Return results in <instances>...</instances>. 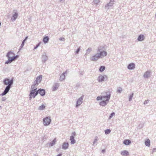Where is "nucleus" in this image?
I'll use <instances>...</instances> for the list:
<instances>
[{"mask_svg": "<svg viewBox=\"0 0 156 156\" xmlns=\"http://www.w3.org/2000/svg\"><path fill=\"white\" fill-rule=\"evenodd\" d=\"M31 87L32 90L30 91L29 95L30 99L34 98L38 94L37 91V88L35 86L32 85Z\"/></svg>", "mask_w": 156, "mask_h": 156, "instance_id": "obj_1", "label": "nucleus"}, {"mask_svg": "<svg viewBox=\"0 0 156 156\" xmlns=\"http://www.w3.org/2000/svg\"><path fill=\"white\" fill-rule=\"evenodd\" d=\"M7 56L8 57V59H11L14 58V60L18 57V56L17 55L15 56L14 54L11 51H9L8 53Z\"/></svg>", "mask_w": 156, "mask_h": 156, "instance_id": "obj_2", "label": "nucleus"}, {"mask_svg": "<svg viewBox=\"0 0 156 156\" xmlns=\"http://www.w3.org/2000/svg\"><path fill=\"white\" fill-rule=\"evenodd\" d=\"M43 121L44 125L48 126L50 124L51 122V119L50 118L46 117L43 119Z\"/></svg>", "mask_w": 156, "mask_h": 156, "instance_id": "obj_3", "label": "nucleus"}, {"mask_svg": "<svg viewBox=\"0 0 156 156\" xmlns=\"http://www.w3.org/2000/svg\"><path fill=\"white\" fill-rule=\"evenodd\" d=\"M42 78V76L40 75L38 76L36 79L35 81H34V84L33 85H34L35 86L37 85L38 83H40L41 80V79Z\"/></svg>", "mask_w": 156, "mask_h": 156, "instance_id": "obj_4", "label": "nucleus"}, {"mask_svg": "<svg viewBox=\"0 0 156 156\" xmlns=\"http://www.w3.org/2000/svg\"><path fill=\"white\" fill-rule=\"evenodd\" d=\"M13 82L12 80H10L8 79H6L4 81V83L6 85H9L11 86Z\"/></svg>", "mask_w": 156, "mask_h": 156, "instance_id": "obj_5", "label": "nucleus"}, {"mask_svg": "<svg viewBox=\"0 0 156 156\" xmlns=\"http://www.w3.org/2000/svg\"><path fill=\"white\" fill-rule=\"evenodd\" d=\"M98 55L99 56L100 58H102L106 56L107 53L106 51H101L98 54Z\"/></svg>", "mask_w": 156, "mask_h": 156, "instance_id": "obj_6", "label": "nucleus"}, {"mask_svg": "<svg viewBox=\"0 0 156 156\" xmlns=\"http://www.w3.org/2000/svg\"><path fill=\"white\" fill-rule=\"evenodd\" d=\"M109 101V98L107 99L106 101H101L100 103V105L101 106H105L108 103Z\"/></svg>", "mask_w": 156, "mask_h": 156, "instance_id": "obj_7", "label": "nucleus"}, {"mask_svg": "<svg viewBox=\"0 0 156 156\" xmlns=\"http://www.w3.org/2000/svg\"><path fill=\"white\" fill-rule=\"evenodd\" d=\"M11 86H10L9 85H8V86L5 88L4 92L2 93V96L5 95L7 93V92L9 90Z\"/></svg>", "mask_w": 156, "mask_h": 156, "instance_id": "obj_8", "label": "nucleus"}, {"mask_svg": "<svg viewBox=\"0 0 156 156\" xmlns=\"http://www.w3.org/2000/svg\"><path fill=\"white\" fill-rule=\"evenodd\" d=\"M99 58H100L98 55H94L92 57L91 60L92 61H95L98 60Z\"/></svg>", "mask_w": 156, "mask_h": 156, "instance_id": "obj_9", "label": "nucleus"}, {"mask_svg": "<svg viewBox=\"0 0 156 156\" xmlns=\"http://www.w3.org/2000/svg\"><path fill=\"white\" fill-rule=\"evenodd\" d=\"M83 100V98L81 97L79 99L77 100L76 102V107H77L78 106H79L80 105H81L82 102V100Z\"/></svg>", "mask_w": 156, "mask_h": 156, "instance_id": "obj_10", "label": "nucleus"}, {"mask_svg": "<svg viewBox=\"0 0 156 156\" xmlns=\"http://www.w3.org/2000/svg\"><path fill=\"white\" fill-rule=\"evenodd\" d=\"M37 91L38 93H39L42 96L44 95L45 94V91L44 89H39Z\"/></svg>", "mask_w": 156, "mask_h": 156, "instance_id": "obj_11", "label": "nucleus"}, {"mask_svg": "<svg viewBox=\"0 0 156 156\" xmlns=\"http://www.w3.org/2000/svg\"><path fill=\"white\" fill-rule=\"evenodd\" d=\"M110 94H108L106 96H102V101H106V100L108 98H109V100L110 99Z\"/></svg>", "mask_w": 156, "mask_h": 156, "instance_id": "obj_12", "label": "nucleus"}, {"mask_svg": "<svg viewBox=\"0 0 156 156\" xmlns=\"http://www.w3.org/2000/svg\"><path fill=\"white\" fill-rule=\"evenodd\" d=\"M58 84L57 83L55 84L52 87L53 91H55L56 90L58 87Z\"/></svg>", "mask_w": 156, "mask_h": 156, "instance_id": "obj_13", "label": "nucleus"}, {"mask_svg": "<svg viewBox=\"0 0 156 156\" xmlns=\"http://www.w3.org/2000/svg\"><path fill=\"white\" fill-rule=\"evenodd\" d=\"M104 76L102 75H100L99 76L98 78V81L99 82H101L104 80Z\"/></svg>", "mask_w": 156, "mask_h": 156, "instance_id": "obj_14", "label": "nucleus"}, {"mask_svg": "<svg viewBox=\"0 0 156 156\" xmlns=\"http://www.w3.org/2000/svg\"><path fill=\"white\" fill-rule=\"evenodd\" d=\"M121 154L123 156H127L129 155V152L126 150L123 151L121 152Z\"/></svg>", "mask_w": 156, "mask_h": 156, "instance_id": "obj_15", "label": "nucleus"}, {"mask_svg": "<svg viewBox=\"0 0 156 156\" xmlns=\"http://www.w3.org/2000/svg\"><path fill=\"white\" fill-rule=\"evenodd\" d=\"M135 64L133 63L129 64L128 67V68L130 69H133L135 68Z\"/></svg>", "mask_w": 156, "mask_h": 156, "instance_id": "obj_16", "label": "nucleus"}, {"mask_svg": "<svg viewBox=\"0 0 156 156\" xmlns=\"http://www.w3.org/2000/svg\"><path fill=\"white\" fill-rule=\"evenodd\" d=\"M144 38V36L143 35H140L139 36L138 38V40L139 41H141L143 40Z\"/></svg>", "mask_w": 156, "mask_h": 156, "instance_id": "obj_17", "label": "nucleus"}, {"mask_svg": "<svg viewBox=\"0 0 156 156\" xmlns=\"http://www.w3.org/2000/svg\"><path fill=\"white\" fill-rule=\"evenodd\" d=\"M150 141L149 139H147L145 142V144L146 146L149 147L150 145Z\"/></svg>", "mask_w": 156, "mask_h": 156, "instance_id": "obj_18", "label": "nucleus"}, {"mask_svg": "<svg viewBox=\"0 0 156 156\" xmlns=\"http://www.w3.org/2000/svg\"><path fill=\"white\" fill-rule=\"evenodd\" d=\"M123 143L126 145H128L131 143V141L129 140H125L124 141Z\"/></svg>", "mask_w": 156, "mask_h": 156, "instance_id": "obj_19", "label": "nucleus"}, {"mask_svg": "<svg viewBox=\"0 0 156 156\" xmlns=\"http://www.w3.org/2000/svg\"><path fill=\"white\" fill-rule=\"evenodd\" d=\"M69 146L68 143H64L62 145V148L64 149H66L68 148Z\"/></svg>", "mask_w": 156, "mask_h": 156, "instance_id": "obj_20", "label": "nucleus"}, {"mask_svg": "<svg viewBox=\"0 0 156 156\" xmlns=\"http://www.w3.org/2000/svg\"><path fill=\"white\" fill-rule=\"evenodd\" d=\"M18 14L16 13H15L12 16L11 20L12 21H14L17 18Z\"/></svg>", "mask_w": 156, "mask_h": 156, "instance_id": "obj_21", "label": "nucleus"}, {"mask_svg": "<svg viewBox=\"0 0 156 156\" xmlns=\"http://www.w3.org/2000/svg\"><path fill=\"white\" fill-rule=\"evenodd\" d=\"M70 140H71V143L72 144H74L75 142V140H74V137L73 136H71L70 137Z\"/></svg>", "mask_w": 156, "mask_h": 156, "instance_id": "obj_22", "label": "nucleus"}, {"mask_svg": "<svg viewBox=\"0 0 156 156\" xmlns=\"http://www.w3.org/2000/svg\"><path fill=\"white\" fill-rule=\"evenodd\" d=\"M49 40V38L48 37H46L44 38L43 39V41L44 43H46L48 42Z\"/></svg>", "mask_w": 156, "mask_h": 156, "instance_id": "obj_23", "label": "nucleus"}, {"mask_svg": "<svg viewBox=\"0 0 156 156\" xmlns=\"http://www.w3.org/2000/svg\"><path fill=\"white\" fill-rule=\"evenodd\" d=\"M150 74V73L149 72H146L144 75V78H147L149 76Z\"/></svg>", "mask_w": 156, "mask_h": 156, "instance_id": "obj_24", "label": "nucleus"}, {"mask_svg": "<svg viewBox=\"0 0 156 156\" xmlns=\"http://www.w3.org/2000/svg\"><path fill=\"white\" fill-rule=\"evenodd\" d=\"M105 69V67L104 66H101L99 68V71L101 72H103Z\"/></svg>", "mask_w": 156, "mask_h": 156, "instance_id": "obj_25", "label": "nucleus"}, {"mask_svg": "<svg viewBox=\"0 0 156 156\" xmlns=\"http://www.w3.org/2000/svg\"><path fill=\"white\" fill-rule=\"evenodd\" d=\"M45 108V106L44 105H42L39 107L38 109L40 110H42L44 109Z\"/></svg>", "mask_w": 156, "mask_h": 156, "instance_id": "obj_26", "label": "nucleus"}, {"mask_svg": "<svg viewBox=\"0 0 156 156\" xmlns=\"http://www.w3.org/2000/svg\"><path fill=\"white\" fill-rule=\"evenodd\" d=\"M65 73H63L60 76V80L61 81H62L65 79Z\"/></svg>", "mask_w": 156, "mask_h": 156, "instance_id": "obj_27", "label": "nucleus"}, {"mask_svg": "<svg viewBox=\"0 0 156 156\" xmlns=\"http://www.w3.org/2000/svg\"><path fill=\"white\" fill-rule=\"evenodd\" d=\"M8 59L9 60L7 61L6 62H5V64H8L9 63H11L12 61L14 60V58H12V59Z\"/></svg>", "mask_w": 156, "mask_h": 156, "instance_id": "obj_28", "label": "nucleus"}, {"mask_svg": "<svg viewBox=\"0 0 156 156\" xmlns=\"http://www.w3.org/2000/svg\"><path fill=\"white\" fill-rule=\"evenodd\" d=\"M56 141V138H55L53 140L52 142L51 143V146H52L53 145H54L55 144Z\"/></svg>", "mask_w": 156, "mask_h": 156, "instance_id": "obj_29", "label": "nucleus"}, {"mask_svg": "<svg viewBox=\"0 0 156 156\" xmlns=\"http://www.w3.org/2000/svg\"><path fill=\"white\" fill-rule=\"evenodd\" d=\"M111 130L109 129H107L105 130V134H107L110 133Z\"/></svg>", "mask_w": 156, "mask_h": 156, "instance_id": "obj_30", "label": "nucleus"}, {"mask_svg": "<svg viewBox=\"0 0 156 156\" xmlns=\"http://www.w3.org/2000/svg\"><path fill=\"white\" fill-rule=\"evenodd\" d=\"M115 114L114 112H112L111 114V115L109 117V119H111L113 116H115Z\"/></svg>", "mask_w": 156, "mask_h": 156, "instance_id": "obj_31", "label": "nucleus"}, {"mask_svg": "<svg viewBox=\"0 0 156 156\" xmlns=\"http://www.w3.org/2000/svg\"><path fill=\"white\" fill-rule=\"evenodd\" d=\"M122 91V89L121 88H119L118 89L117 92L119 93H121Z\"/></svg>", "mask_w": 156, "mask_h": 156, "instance_id": "obj_32", "label": "nucleus"}, {"mask_svg": "<svg viewBox=\"0 0 156 156\" xmlns=\"http://www.w3.org/2000/svg\"><path fill=\"white\" fill-rule=\"evenodd\" d=\"M102 96H99L97 97V100L98 101L100 100H102Z\"/></svg>", "mask_w": 156, "mask_h": 156, "instance_id": "obj_33", "label": "nucleus"}, {"mask_svg": "<svg viewBox=\"0 0 156 156\" xmlns=\"http://www.w3.org/2000/svg\"><path fill=\"white\" fill-rule=\"evenodd\" d=\"M80 48H79L76 51V53H78V52H79V51H80Z\"/></svg>", "mask_w": 156, "mask_h": 156, "instance_id": "obj_34", "label": "nucleus"}, {"mask_svg": "<svg viewBox=\"0 0 156 156\" xmlns=\"http://www.w3.org/2000/svg\"><path fill=\"white\" fill-rule=\"evenodd\" d=\"M24 41H23V42H22V44H21V46H23V45H24Z\"/></svg>", "mask_w": 156, "mask_h": 156, "instance_id": "obj_35", "label": "nucleus"}, {"mask_svg": "<svg viewBox=\"0 0 156 156\" xmlns=\"http://www.w3.org/2000/svg\"><path fill=\"white\" fill-rule=\"evenodd\" d=\"M133 95V94H132V96H130V98H129V101L131 100V98H132V97Z\"/></svg>", "mask_w": 156, "mask_h": 156, "instance_id": "obj_36", "label": "nucleus"}, {"mask_svg": "<svg viewBox=\"0 0 156 156\" xmlns=\"http://www.w3.org/2000/svg\"><path fill=\"white\" fill-rule=\"evenodd\" d=\"M27 37H26L25 38V39L23 41H24V42H25V41L27 40Z\"/></svg>", "mask_w": 156, "mask_h": 156, "instance_id": "obj_37", "label": "nucleus"}, {"mask_svg": "<svg viewBox=\"0 0 156 156\" xmlns=\"http://www.w3.org/2000/svg\"><path fill=\"white\" fill-rule=\"evenodd\" d=\"M72 134L74 136H75L76 135V133L75 132H73Z\"/></svg>", "mask_w": 156, "mask_h": 156, "instance_id": "obj_38", "label": "nucleus"}, {"mask_svg": "<svg viewBox=\"0 0 156 156\" xmlns=\"http://www.w3.org/2000/svg\"><path fill=\"white\" fill-rule=\"evenodd\" d=\"M61 155H62V154H58L57 156H61Z\"/></svg>", "mask_w": 156, "mask_h": 156, "instance_id": "obj_39", "label": "nucleus"}, {"mask_svg": "<svg viewBox=\"0 0 156 156\" xmlns=\"http://www.w3.org/2000/svg\"><path fill=\"white\" fill-rule=\"evenodd\" d=\"M100 51V49H99V48H98V51Z\"/></svg>", "mask_w": 156, "mask_h": 156, "instance_id": "obj_40", "label": "nucleus"}, {"mask_svg": "<svg viewBox=\"0 0 156 156\" xmlns=\"http://www.w3.org/2000/svg\"><path fill=\"white\" fill-rule=\"evenodd\" d=\"M105 77H106V78L107 79V76H105Z\"/></svg>", "mask_w": 156, "mask_h": 156, "instance_id": "obj_41", "label": "nucleus"}]
</instances>
